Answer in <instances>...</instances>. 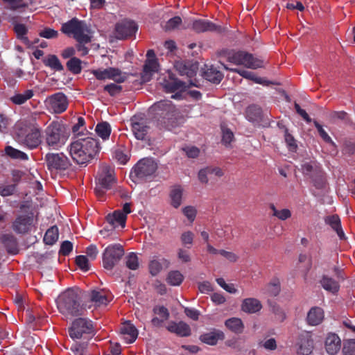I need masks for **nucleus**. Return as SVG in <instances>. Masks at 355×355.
I'll list each match as a JSON object with an SVG mask.
<instances>
[{"label":"nucleus","mask_w":355,"mask_h":355,"mask_svg":"<svg viewBox=\"0 0 355 355\" xmlns=\"http://www.w3.org/2000/svg\"><path fill=\"white\" fill-rule=\"evenodd\" d=\"M67 139L65 128L58 121H53L45 130L46 143L53 149L62 146Z\"/></svg>","instance_id":"6e6552de"},{"label":"nucleus","mask_w":355,"mask_h":355,"mask_svg":"<svg viewBox=\"0 0 355 355\" xmlns=\"http://www.w3.org/2000/svg\"><path fill=\"white\" fill-rule=\"evenodd\" d=\"M166 329L171 333L175 334L181 337H187L191 334L189 325L182 321L179 322H171L166 327Z\"/></svg>","instance_id":"b1692460"},{"label":"nucleus","mask_w":355,"mask_h":355,"mask_svg":"<svg viewBox=\"0 0 355 355\" xmlns=\"http://www.w3.org/2000/svg\"><path fill=\"white\" fill-rule=\"evenodd\" d=\"M284 139H285V141H286V144L288 145L289 149L292 151L295 150L297 147L296 142H295V139L293 137V136L288 132V130L287 128L285 129Z\"/></svg>","instance_id":"69168bd1"},{"label":"nucleus","mask_w":355,"mask_h":355,"mask_svg":"<svg viewBox=\"0 0 355 355\" xmlns=\"http://www.w3.org/2000/svg\"><path fill=\"white\" fill-rule=\"evenodd\" d=\"M199 339L207 345L214 346L218 343V340L225 339V334L222 331L214 329L209 332L201 334Z\"/></svg>","instance_id":"393cba45"},{"label":"nucleus","mask_w":355,"mask_h":355,"mask_svg":"<svg viewBox=\"0 0 355 355\" xmlns=\"http://www.w3.org/2000/svg\"><path fill=\"white\" fill-rule=\"evenodd\" d=\"M159 64L157 59H146L141 73V80L143 82L150 80L154 73L158 71Z\"/></svg>","instance_id":"a878e982"},{"label":"nucleus","mask_w":355,"mask_h":355,"mask_svg":"<svg viewBox=\"0 0 355 355\" xmlns=\"http://www.w3.org/2000/svg\"><path fill=\"white\" fill-rule=\"evenodd\" d=\"M223 66L224 69H225L226 70L235 72V73L239 74L241 77L248 79V80H251L253 82H254L255 83L261 84V85H266V86L273 84L271 81L264 80L263 78H260V77H257L254 72L247 71L245 69H230L225 64H223Z\"/></svg>","instance_id":"412c9836"},{"label":"nucleus","mask_w":355,"mask_h":355,"mask_svg":"<svg viewBox=\"0 0 355 355\" xmlns=\"http://www.w3.org/2000/svg\"><path fill=\"white\" fill-rule=\"evenodd\" d=\"M76 263L78 267L83 272H87L89 270V259L85 255H78L76 257Z\"/></svg>","instance_id":"4d7b16f0"},{"label":"nucleus","mask_w":355,"mask_h":355,"mask_svg":"<svg viewBox=\"0 0 355 355\" xmlns=\"http://www.w3.org/2000/svg\"><path fill=\"white\" fill-rule=\"evenodd\" d=\"M313 349V340L311 336L306 334L300 338L298 353L302 355H309Z\"/></svg>","instance_id":"7c9ffc66"},{"label":"nucleus","mask_w":355,"mask_h":355,"mask_svg":"<svg viewBox=\"0 0 355 355\" xmlns=\"http://www.w3.org/2000/svg\"><path fill=\"white\" fill-rule=\"evenodd\" d=\"M82 61L76 58H71L67 62V69L73 74H79L82 71Z\"/></svg>","instance_id":"c03bdc74"},{"label":"nucleus","mask_w":355,"mask_h":355,"mask_svg":"<svg viewBox=\"0 0 355 355\" xmlns=\"http://www.w3.org/2000/svg\"><path fill=\"white\" fill-rule=\"evenodd\" d=\"M301 171L304 175L312 180L316 189L324 188L327 183L325 173L319 164L315 162H304L301 165Z\"/></svg>","instance_id":"9d476101"},{"label":"nucleus","mask_w":355,"mask_h":355,"mask_svg":"<svg viewBox=\"0 0 355 355\" xmlns=\"http://www.w3.org/2000/svg\"><path fill=\"white\" fill-rule=\"evenodd\" d=\"M6 154L13 159H19L26 161L28 159V156L26 153L13 148L11 146H7L5 148Z\"/></svg>","instance_id":"a19ab883"},{"label":"nucleus","mask_w":355,"mask_h":355,"mask_svg":"<svg viewBox=\"0 0 355 355\" xmlns=\"http://www.w3.org/2000/svg\"><path fill=\"white\" fill-rule=\"evenodd\" d=\"M127 216L123 214L121 210H116L112 214H110L106 216L107 222L110 225L111 230H114L116 227V225L118 224L122 227L125 226V222Z\"/></svg>","instance_id":"bb28decb"},{"label":"nucleus","mask_w":355,"mask_h":355,"mask_svg":"<svg viewBox=\"0 0 355 355\" xmlns=\"http://www.w3.org/2000/svg\"><path fill=\"white\" fill-rule=\"evenodd\" d=\"M96 180L95 192L98 196H103L104 190L110 189L115 182L113 168L107 165H102L98 171Z\"/></svg>","instance_id":"f8f14e48"},{"label":"nucleus","mask_w":355,"mask_h":355,"mask_svg":"<svg viewBox=\"0 0 355 355\" xmlns=\"http://www.w3.org/2000/svg\"><path fill=\"white\" fill-rule=\"evenodd\" d=\"M16 137L20 144L31 150L37 148L42 143L40 127L26 121L17 124Z\"/></svg>","instance_id":"20e7f679"},{"label":"nucleus","mask_w":355,"mask_h":355,"mask_svg":"<svg viewBox=\"0 0 355 355\" xmlns=\"http://www.w3.org/2000/svg\"><path fill=\"white\" fill-rule=\"evenodd\" d=\"M122 89V86L118 85V83H110L105 85L103 87V90L107 92L111 96H115L120 94Z\"/></svg>","instance_id":"5fc2aeb1"},{"label":"nucleus","mask_w":355,"mask_h":355,"mask_svg":"<svg viewBox=\"0 0 355 355\" xmlns=\"http://www.w3.org/2000/svg\"><path fill=\"white\" fill-rule=\"evenodd\" d=\"M182 193L183 189L181 188L180 186H175L171 189L169 197L171 199V205L174 208L177 209L181 205Z\"/></svg>","instance_id":"e433bc0d"},{"label":"nucleus","mask_w":355,"mask_h":355,"mask_svg":"<svg viewBox=\"0 0 355 355\" xmlns=\"http://www.w3.org/2000/svg\"><path fill=\"white\" fill-rule=\"evenodd\" d=\"M120 332L124 336L125 342L129 344L133 343L139 334L137 329L130 321H125L122 324Z\"/></svg>","instance_id":"4be33fe9"},{"label":"nucleus","mask_w":355,"mask_h":355,"mask_svg":"<svg viewBox=\"0 0 355 355\" xmlns=\"http://www.w3.org/2000/svg\"><path fill=\"white\" fill-rule=\"evenodd\" d=\"M222 130V142L225 145L230 144L233 139H234V134L231 131L230 129L224 127L223 125L221 126Z\"/></svg>","instance_id":"13d9d810"},{"label":"nucleus","mask_w":355,"mask_h":355,"mask_svg":"<svg viewBox=\"0 0 355 355\" xmlns=\"http://www.w3.org/2000/svg\"><path fill=\"white\" fill-rule=\"evenodd\" d=\"M246 114L248 120L255 121L261 118V110L257 105H250L247 108Z\"/></svg>","instance_id":"49530a36"},{"label":"nucleus","mask_w":355,"mask_h":355,"mask_svg":"<svg viewBox=\"0 0 355 355\" xmlns=\"http://www.w3.org/2000/svg\"><path fill=\"white\" fill-rule=\"evenodd\" d=\"M148 268L150 273L153 276H156L162 270V266L159 261L154 259L150 261Z\"/></svg>","instance_id":"e2e57ef3"},{"label":"nucleus","mask_w":355,"mask_h":355,"mask_svg":"<svg viewBox=\"0 0 355 355\" xmlns=\"http://www.w3.org/2000/svg\"><path fill=\"white\" fill-rule=\"evenodd\" d=\"M60 31L68 37H72L76 42H92L93 31L84 20L73 17L62 24Z\"/></svg>","instance_id":"39448f33"},{"label":"nucleus","mask_w":355,"mask_h":355,"mask_svg":"<svg viewBox=\"0 0 355 355\" xmlns=\"http://www.w3.org/2000/svg\"><path fill=\"white\" fill-rule=\"evenodd\" d=\"M313 124L316 129L318 130V132L319 133V135L320 137L323 139L324 141L328 144H331L332 145H334V142L331 139V138L329 136L327 132L324 130L322 125H320L317 121H313Z\"/></svg>","instance_id":"6e6d98bb"},{"label":"nucleus","mask_w":355,"mask_h":355,"mask_svg":"<svg viewBox=\"0 0 355 355\" xmlns=\"http://www.w3.org/2000/svg\"><path fill=\"white\" fill-rule=\"evenodd\" d=\"M192 29L196 33H203L207 31L218 32L222 31V28L213 22L206 19H196L192 23Z\"/></svg>","instance_id":"aec40b11"},{"label":"nucleus","mask_w":355,"mask_h":355,"mask_svg":"<svg viewBox=\"0 0 355 355\" xmlns=\"http://www.w3.org/2000/svg\"><path fill=\"white\" fill-rule=\"evenodd\" d=\"M262 309L261 302L256 298H246L241 304V310L248 313H255Z\"/></svg>","instance_id":"c756f323"},{"label":"nucleus","mask_w":355,"mask_h":355,"mask_svg":"<svg viewBox=\"0 0 355 355\" xmlns=\"http://www.w3.org/2000/svg\"><path fill=\"white\" fill-rule=\"evenodd\" d=\"M14 31L16 33L17 37L24 44L27 46H31L33 44L28 40V38L26 36L28 33V29L26 26L23 24H16L14 26ZM39 40H35L33 44L37 43Z\"/></svg>","instance_id":"c9c22d12"},{"label":"nucleus","mask_w":355,"mask_h":355,"mask_svg":"<svg viewBox=\"0 0 355 355\" xmlns=\"http://www.w3.org/2000/svg\"><path fill=\"white\" fill-rule=\"evenodd\" d=\"M320 282L322 288L327 291L335 293L339 290L338 283L327 275H323Z\"/></svg>","instance_id":"4c0bfd02"},{"label":"nucleus","mask_w":355,"mask_h":355,"mask_svg":"<svg viewBox=\"0 0 355 355\" xmlns=\"http://www.w3.org/2000/svg\"><path fill=\"white\" fill-rule=\"evenodd\" d=\"M343 354V355H355V339L344 341Z\"/></svg>","instance_id":"864d4df0"},{"label":"nucleus","mask_w":355,"mask_h":355,"mask_svg":"<svg viewBox=\"0 0 355 355\" xmlns=\"http://www.w3.org/2000/svg\"><path fill=\"white\" fill-rule=\"evenodd\" d=\"M92 73L97 80H103L109 79L114 80L118 84L124 83L128 78L125 72H123L119 69L115 67L94 69L92 71Z\"/></svg>","instance_id":"2eb2a0df"},{"label":"nucleus","mask_w":355,"mask_h":355,"mask_svg":"<svg viewBox=\"0 0 355 355\" xmlns=\"http://www.w3.org/2000/svg\"><path fill=\"white\" fill-rule=\"evenodd\" d=\"M150 112L160 128L171 130L175 125L177 110L171 101L162 100L154 103L150 107Z\"/></svg>","instance_id":"7ed1b4c3"},{"label":"nucleus","mask_w":355,"mask_h":355,"mask_svg":"<svg viewBox=\"0 0 355 355\" xmlns=\"http://www.w3.org/2000/svg\"><path fill=\"white\" fill-rule=\"evenodd\" d=\"M84 300L87 302V304H94L95 306H99L101 305H106L109 300L105 295L103 294L100 291L93 290L87 294H84Z\"/></svg>","instance_id":"5701e85b"},{"label":"nucleus","mask_w":355,"mask_h":355,"mask_svg":"<svg viewBox=\"0 0 355 355\" xmlns=\"http://www.w3.org/2000/svg\"><path fill=\"white\" fill-rule=\"evenodd\" d=\"M184 279L183 275L178 270L171 271L166 281L171 286H180Z\"/></svg>","instance_id":"a18cd8bd"},{"label":"nucleus","mask_w":355,"mask_h":355,"mask_svg":"<svg viewBox=\"0 0 355 355\" xmlns=\"http://www.w3.org/2000/svg\"><path fill=\"white\" fill-rule=\"evenodd\" d=\"M125 266L130 270H135L139 268V258L136 253L130 252L125 257Z\"/></svg>","instance_id":"de8ad7c7"},{"label":"nucleus","mask_w":355,"mask_h":355,"mask_svg":"<svg viewBox=\"0 0 355 355\" xmlns=\"http://www.w3.org/2000/svg\"><path fill=\"white\" fill-rule=\"evenodd\" d=\"M324 319V311L318 306L312 307L307 313L306 321L309 325L316 326Z\"/></svg>","instance_id":"c85d7f7f"},{"label":"nucleus","mask_w":355,"mask_h":355,"mask_svg":"<svg viewBox=\"0 0 355 355\" xmlns=\"http://www.w3.org/2000/svg\"><path fill=\"white\" fill-rule=\"evenodd\" d=\"M132 132L138 140H146L150 132V127L146 119L139 115H134L130 119Z\"/></svg>","instance_id":"dca6fc26"},{"label":"nucleus","mask_w":355,"mask_h":355,"mask_svg":"<svg viewBox=\"0 0 355 355\" xmlns=\"http://www.w3.org/2000/svg\"><path fill=\"white\" fill-rule=\"evenodd\" d=\"M341 340L336 334H330L326 338L325 347L327 352L331 355L336 354L340 349Z\"/></svg>","instance_id":"cd10ccee"},{"label":"nucleus","mask_w":355,"mask_h":355,"mask_svg":"<svg viewBox=\"0 0 355 355\" xmlns=\"http://www.w3.org/2000/svg\"><path fill=\"white\" fill-rule=\"evenodd\" d=\"M204 78L208 81L218 84L223 78V74L213 65L204 71Z\"/></svg>","instance_id":"f704fd0d"},{"label":"nucleus","mask_w":355,"mask_h":355,"mask_svg":"<svg viewBox=\"0 0 355 355\" xmlns=\"http://www.w3.org/2000/svg\"><path fill=\"white\" fill-rule=\"evenodd\" d=\"M181 24V17L179 16H175L167 21L164 26V28L166 31H172L177 28Z\"/></svg>","instance_id":"bf43d9fd"},{"label":"nucleus","mask_w":355,"mask_h":355,"mask_svg":"<svg viewBox=\"0 0 355 355\" xmlns=\"http://www.w3.org/2000/svg\"><path fill=\"white\" fill-rule=\"evenodd\" d=\"M138 30L137 24L132 20L124 19L115 26L116 37L124 40L135 35Z\"/></svg>","instance_id":"a211bd4d"},{"label":"nucleus","mask_w":355,"mask_h":355,"mask_svg":"<svg viewBox=\"0 0 355 355\" xmlns=\"http://www.w3.org/2000/svg\"><path fill=\"white\" fill-rule=\"evenodd\" d=\"M94 334L93 322L87 318L75 319L69 328V335L73 340L88 339Z\"/></svg>","instance_id":"1a4fd4ad"},{"label":"nucleus","mask_w":355,"mask_h":355,"mask_svg":"<svg viewBox=\"0 0 355 355\" xmlns=\"http://www.w3.org/2000/svg\"><path fill=\"white\" fill-rule=\"evenodd\" d=\"M325 223L337 233L340 239H345V234L341 227L340 220L338 215H332L325 218Z\"/></svg>","instance_id":"473e14b6"},{"label":"nucleus","mask_w":355,"mask_h":355,"mask_svg":"<svg viewBox=\"0 0 355 355\" xmlns=\"http://www.w3.org/2000/svg\"><path fill=\"white\" fill-rule=\"evenodd\" d=\"M85 125L84 118L82 116L78 117L77 123L72 127V132L76 135L75 139H78V137H85L88 135L87 132L85 134L83 131H80V128H84Z\"/></svg>","instance_id":"8fccbe9b"},{"label":"nucleus","mask_w":355,"mask_h":355,"mask_svg":"<svg viewBox=\"0 0 355 355\" xmlns=\"http://www.w3.org/2000/svg\"><path fill=\"white\" fill-rule=\"evenodd\" d=\"M225 325L230 331L236 334H242L245 328L241 319L234 317L226 320Z\"/></svg>","instance_id":"2f4dec72"},{"label":"nucleus","mask_w":355,"mask_h":355,"mask_svg":"<svg viewBox=\"0 0 355 355\" xmlns=\"http://www.w3.org/2000/svg\"><path fill=\"white\" fill-rule=\"evenodd\" d=\"M33 96L32 89H27L23 94H16L10 97V101L15 105H22Z\"/></svg>","instance_id":"37998d69"},{"label":"nucleus","mask_w":355,"mask_h":355,"mask_svg":"<svg viewBox=\"0 0 355 355\" xmlns=\"http://www.w3.org/2000/svg\"><path fill=\"white\" fill-rule=\"evenodd\" d=\"M198 70V64L197 62L193 63L191 62H188L187 70L185 71V72H186L185 76H187L188 78H193L196 75Z\"/></svg>","instance_id":"774afa93"},{"label":"nucleus","mask_w":355,"mask_h":355,"mask_svg":"<svg viewBox=\"0 0 355 355\" xmlns=\"http://www.w3.org/2000/svg\"><path fill=\"white\" fill-rule=\"evenodd\" d=\"M47 169L51 173H58L69 168V159L63 153H48L44 157Z\"/></svg>","instance_id":"ddd939ff"},{"label":"nucleus","mask_w":355,"mask_h":355,"mask_svg":"<svg viewBox=\"0 0 355 355\" xmlns=\"http://www.w3.org/2000/svg\"><path fill=\"white\" fill-rule=\"evenodd\" d=\"M157 165L151 158H143L132 168L130 178L135 183H141L151 178L157 171Z\"/></svg>","instance_id":"423d86ee"},{"label":"nucleus","mask_w":355,"mask_h":355,"mask_svg":"<svg viewBox=\"0 0 355 355\" xmlns=\"http://www.w3.org/2000/svg\"><path fill=\"white\" fill-rule=\"evenodd\" d=\"M1 241L8 252L16 254L18 252V243L15 236L12 234H4L2 236Z\"/></svg>","instance_id":"72a5a7b5"},{"label":"nucleus","mask_w":355,"mask_h":355,"mask_svg":"<svg viewBox=\"0 0 355 355\" xmlns=\"http://www.w3.org/2000/svg\"><path fill=\"white\" fill-rule=\"evenodd\" d=\"M206 168L210 180L214 179L215 178H220L224 175L223 171L219 167L207 166Z\"/></svg>","instance_id":"0e129e2a"},{"label":"nucleus","mask_w":355,"mask_h":355,"mask_svg":"<svg viewBox=\"0 0 355 355\" xmlns=\"http://www.w3.org/2000/svg\"><path fill=\"white\" fill-rule=\"evenodd\" d=\"M73 250V243L69 241H64L61 243L59 254L68 256Z\"/></svg>","instance_id":"338daca9"},{"label":"nucleus","mask_w":355,"mask_h":355,"mask_svg":"<svg viewBox=\"0 0 355 355\" xmlns=\"http://www.w3.org/2000/svg\"><path fill=\"white\" fill-rule=\"evenodd\" d=\"M59 233L58 228L57 226H53L46 232L44 236V242L46 245H52L58 239Z\"/></svg>","instance_id":"79ce46f5"},{"label":"nucleus","mask_w":355,"mask_h":355,"mask_svg":"<svg viewBox=\"0 0 355 355\" xmlns=\"http://www.w3.org/2000/svg\"><path fill=\"white\" fill-rule=\"evenodd\" d=\"M42 61L45 66L50 67L53 70L61 71L64 69L62 64L55 55H49Z\"/></svg>","instance_id":"ea45409f"},{"label":"nucleus","mask_w":355,"mask_h":355,"mask_svg":"<svg viewBox=\"0 0 355 355\" xmlns=\"http://www.w3.org/2000/svg\"><path fill=\"white\" fill-rule=\"evenodd\" d=\"M85 137H78L69 146V153L73 160L79 165L89 163L100 150L98 141L93 134L87 131Z\"/></svg>","instance_id":"f03ea898"},{"label":"nucleus","mask_w":355,"mask_h":355,"mask_svg":"<svg viewBox=\"0 0 355 355\" xmlns=\"http://www.w3.org/2000/svg\"><path fill=\"white\" fill-rule=\"evenodd\" d=\"M266 292L272 297H276L280 292V284L278 280H274L269 283L266 288Z\"/></svg>","instance_id":"603ef678"},{"label":"nucleus","mask_w":355,"mask_h":355,"mask_svg":"<svg viewBox=\"0 0 355 355\" xmlns=\"http://www.w3.org/2000/svg\"><path fill=\"white\" fill-rule=\"evenodd\" d=\"M59 311L66 316H78L86 309H91L84 300V293L78 288H68L62 293L57 300Z\"/></svg>","instance_id":"f257e3e1"},{"label":"nucleus","mask_w":355,"mask_h":355,"mask_svg":"<svg viewBox=\"0 0 355 355\" xmlns=\"http://www.w3.org/2000/svg\"><path fill=\"white\" fill-rule=\"evenodd\" d=\"M124 255V249L120 244L108 245L103 253V266L107 270H112Z\"/></svg>","instance_id":"4468645a"},{"label":"nucleus","mask_w":355,"mask_h":355,"mask_svg":"<svg viewBox=\"0 0 355 355\" xmlns=\"http://www.w3.org/2000/svg\"><path fill=\"white\" fill-rule=\"evenodd\" d=\"M164 90L167 93H175L171 96L173 99L180 100L182 98V92H184L187 88L190 86H196L192 80H189V84L187 85L176 78L175 75L172 72L168 71L160 82Z\"/></svg>","instance_id":"0eeeda50"},{"label":"nucleus","mask_w":355,"mask_h":355,"mask_svg":"<svg viewBox=\"0 0 355 355\" xmlns=\"http://www.w3.org/2000/svg\"><path fill=\"white\" fill-rule=\"evenodd\" d=\"M39 35L46 39H54L58 36V32L53 28L46 27L40 31Z\"/></svg>","instance_id":"052dcab7"},{"label":"nucleus","mask_w":355,"mask_h":355,"mask_svg":"<svg viewBox=\"0 0 355 355\" xmlns=\"http://www.w3.org/2000/svg\"><path fill=\"white\" fill-rule=\"evenodd\" d=\"M49 105L53 112L56 114L62 113L68 107L67 98L62 92L56 93L50 97Z\"/></svg>","instance_id":"6ab92c4d"},{"label":"nucleus","mask_w":355,"mask_h":355,"mask_svg":"<svg viewBox=\"0 0 355 355\" xmlns=\"http://www.w3.org/2000/svg\"><path fill=\"white\" fill-rule=\"evenodd\" d=\"M153 312L159 315L162 319L166 320L170 317V313L167 308L164 306H155L153 309Z\"/></svg>","instance_id":"680f3d73"},{"label":"nucleus","mask_w":355,"mask_h":355,"mask_svg":"<svg viewBox=\"0 0 355 355\" xmlns=\"http://www.w3.org/2000/svg\"><path fill=\"white\" fill-rule=\"evenodd\" d=\"M227 60L236 65H243L244 67L257 69L264 67L263 60L254 57L252 53L243 51H239L230 53Z\"/></svg>","instance_id":"9b49d317"},{"label":"nucleus","mask_w":355,"mask_h":355,"mask_svg":"<svg viewBox=\"0 0 355 355\" xmlns=\"http://www.w3.org/2000/svg\"><path fill=\"white\" fill-rule=\"evenodd\" d=\"M34 224L33 213L19 215L13 221L12 228L17 234H24L31 230Z\"/></svg>","instance_id":"f3484780"},{"label":"nucleus","mask_w":355,"mask_h":355,"mask_svg":"<svg viewBox=\"0 0 355 355\" xmlns=\"http://www.w3.org/2000/svg\"><path fill=\"white\" fill-rule=\"evenodd\" d=\"M194 239V234L191 231L184 232L180 236V241L182 244L187 248H191L193 245Z\"/></svg>","instance_id":"3c124183"},{"label":"nucleus","mask_w":355,"mask_h":355,"mask_svg":"<svg viewBox=\"0 0 355 355\" xmlns=\"http://www.w3.org/2000/svg\"><path fill=\"white\" fill-rule=\"evenodd\" d=\"M95 131L98 137L105 141L109 139L112 129L108 122L102 121L96 125Z\"/></svg>","instance_id":"58836bf2"},{"label":"nucleus","mask_w":355,"mask_h":355,"mask_svg":"<svg viewBox=\"0 0 355 355\" xmlns=\"http://www.w3.org/2000/svg\"><path fill=\"white\" fill-rule=\"evenodd\" d=\"M270 208L272 211V216L277 217L279 220H285L291 216V212L288 209L278 210L276 209L274 204H270Z\"/></svg>","instance_id":"09e8293b"}]
</instances>
